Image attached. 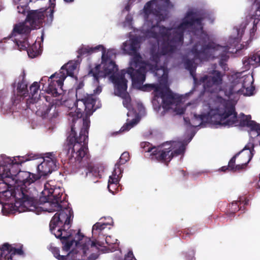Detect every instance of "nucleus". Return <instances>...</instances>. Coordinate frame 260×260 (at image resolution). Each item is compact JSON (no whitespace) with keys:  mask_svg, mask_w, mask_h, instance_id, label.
<instances>
[{"mask_svg":"<svg viewBox=\"0 0 260 260\" xmlns=\"http://www.w3.org/2000/svg\"><path fill=\"white\" fill-rule=\"evenodd\" d=\"M242 117L240 119L239 125L241 126H246L250 128V133L255 132L256 136H260V124L255 121L252 120L250 115H245L242 114Z\"/></svg>","mask_w":260,"mask_h":260,"instance_id":"22","label":"nucleus"},{"mask_svg":"<svg viewBox=\"0 0 260 260\" xmlns=\"http://www.w3.org/2000/svg\"><path fill=\"white\" fill-rule=\"evenodd\" d=\"M244 203V205L248 204V201H242L241 199L239 201L233 202L229 206V210L231 214H234L237 211L241 209V206L240 207L241 202Z\"/></svg>","mask_w":260,"mask_h":260,"instance_id":"34","label":"nucleus"},{"mask_svg":"<svg viewBox=\"0 0 260 260\" xmlns=\"http://www.w3.org/2000/svg\"><path fill=\"white\" fill-rule=\"evenodd\" d=\"M107 225V223H101V222H96L92 226V232L94 231L99 230L102 231L103 230L106 226Z\"/></svg>","mask_w":260,"mask_h":260,"instance_id":"44","label":"nucleus"},{"mask_svg":"<svg viewBox=\"0 0 260 260\" xmlns=\"http://www.w3.org/2000/svg\"><path fill=\"white\" fill-rule=\"evenodd\" d=\"M220 170L225 172L226 171H230V168L229 167L228 165L227 166H223L220 169Z\"/></svg>","mask_w":260,"mask_h":260,"instance_id":"55","label":"nucleus"},{"mask_svg":"<svg viewBox=\"0 0 260 260\" xmlns=\"http://www.w3.org/2000/svg\"><path fill=\"white\" fill-rule=\"evenodd\" d=\"M154 3V1L148 2L143 9L146 20V24L150 27L146 31V36L161 42L158 51L156 52L151 51L150 58L155 63V75L167 81V69L165 66L158 65L160 57L175 52L178 47L182 45L184 32L187 28L196 24L199 27V31L203 33L202 21L206 18V16L205 13L189 11L183 21L176 28L173 29L172 28L159 25L160 20L158 17H159L161 14L159 10L153 8Z\"/></svg>","mask_w":260,"mask_h":260,"instance_id":"1","label":"nucleus"},{"mask_svg":"<svg viewBox=\"0 0 260 260\" xmlns=\"http://www.w3.org/2000/svg\"><path fill=\"white\" fill-rule=\"evenodd\" d=\"M47 79H48V81H50V82H49V84H50V83H51V81H52V80H57V79H56V77H54V78H53L52 79V80H51V78H50V77L49 78H48V77H43V78L41 79V81H40V83L41 84H43V82L44 81H46ZM49 85H48V86H49Z\"/></svg>","mask_w":260,"mask_h":260,"instance_id":"52","label":"nucleus"},{"mask_svg":"<svg viewBox=\"0 0 260 260\" xmlns=\"http://www.w3.org/2000/svg\"><path fill=\"white\" fill-rule=\"evenodd\" d=\"M134 55L126 72L131 78L133 86L141 89L145 81L147 69L141 55L137 53Z\"/></svg>","mask_w":260,"mask_h":260,"instance_id":"8","label":"nucleus"},{"mask_svg":"<svg viewBox=\"0 0 260 260\" xmlns=\"http://www.w3.org/2000/svg\"><path fill=\"white\" fill-rule=\"evenodd\" d=\"M141 148L143 149V151L150 152H151L152 155V151L154 150L155 147H151V145L148 142H143L140 144Z\"/></svg>","mask_w":260,"mask_h":260,"instance_id":"40","label":"nucleus"},{"mask_svg":"<svg viewBox=\"0 0 260 260\" xmlns=\"http://www.w3.org/2000/svg\"><path fill=\"white\" fill-rule=\"evenodd\" d=\"M200 81L203 83L205 91L216 93L218 91V87L222 83V76L220 72L215 70L213 76L205 75L200 79Z\"/></svg>","mask_w":260,"mask_h":260,"instance_id":"16","label":"nucleus"},{"mask_svg":"<svg viewBox=\"0 0 260 260\" xmlns=\"http://www.w3.org/2000/svg\"><path fill=\"white\" fill-rule=\"evenodd\" d=\"M18 158L19 160L14 162L10 157L1 155L0 176L3 181L5 177L16 180L18 184L14 186L11 196L24 211H34L38 206L39 192L32 183L40 179V176L29 172L18 171V167L26 161L35 159V156L28 155L25 157L19 156Z\"/></svg>","mask_w":260,"mask_h":260,"instance_id":"2","label":"nucleus"},{"mask_svg":"<svg viewBox=\"0 0 260 260\" xmlns=\"http://www.w3.org/2000/svg\"><path fill=\"white\" fill-rule=\"evenodd\" d=\"M58 254H59V250H57V251L56 253L55 254V257H56V256L58 255Z\"/></svg>","mask_w":260,"mask_h":260,"instance_id":"62","label":"nucleus"},{"mask_svg":"<svg viewBox=\"0 0 260 260\" xmlns=\"http://www.w3.org/2000/svg\"><path fill=\"white\" fill-rule=\"evenodd\" d=\"M43 161L38 165V175L40 179L42 176H46L55 171L57 168V160L53 153H48L45 154Z\"/></svg>","mask_w":260,"mask_h":260,"instance_id":"17","label":"nucleus"},{"mask_svg":"<svg viewBox=\"0 0 260 260\" xmlns=\"http://www.w3.org/2000/svg\"><path fill=\"white\" fill-rule=\"evenodd\" d=\"M56 0H49V7L45 9H47V13L46 21L47 22H51L53 19L54 9L55 7Z\"/></svg>","mask_w":260,"mask_h":260,"instance_id":"35","label":"nucleus"},{"mask_svg":"<svg viewBox=\"0 0 260 260\" xmlns=\"http://www.w3.org/2000/svg\"><path fill=\"white\" fill-rule=\"evenodd\" d=\"M194 117L195 119L210 120L215 124L224 126H232L238 122L237 113L233 106L211 110L207 114H194Z\"/></svg>","mask_w":260,"mask_h":260,"instance_id":"5","label":"nucleus"},{"mask_svg":"<svg viewBox=\"0 0 260 260\" xmlns=\"http://www.w3.org/2000/svg\"><path fill=\"white\" fill-rule=\"evenodd\" d=\"M240 41L239 37H235L230 38L228 43L231 46L237 47Z\"/></svg>","mask_w":260,"mask_h":260,"instance_id":"45","label":"nucleus"},{"mask_svg":"<svg viewBox=\"0 0 260 260\" xmlns=\"http://www.w3.org/2000/svg\"><path fill=\"white\" fill-rule=\"evenodd\" d=\"M103 45H99L94 47H90L88 46H82L78 51V54L81 56L89 55L93 53L98 52L100 50V48H102Z\"/></svg>","mask_w":260,"mask_h":260,"instance_id":"30","label":"nucleus"},{"mask_svg":"<svg viewBox=\"0 0 260 260\" xmlns=\"http://www.w3.org/2000/svg\"><path fill=\"white\" fill-rule=\"evenodd\" d=\"M76 66L71 63H68L63 65L59 73H55L50 76L52 80L53 78L56 77L57 80H52L47 88L48 93L54 96L58 95L57 88H61L63 81L67 76H72L73 71L76 69Z\"/></svg>","mask_w":260,"mask_h":260,"instance_id":"11","label":"nucleus"},{"mask_svg":"<svg viewBox=\"0 0 260 260\" xmlns=\"http://www.w3.org/2000/svg\"><path fill=\"white\" fill-rule=\"evenodd\" d=\"M103 71H101V65L97 64L95 67L91 68L88 74L89 77H92L93 79L96 83H99L100 78L105 77L110 75H115L118 70V66L113 60H108L107 61H102Z\"/></svg>","mask_w":260,"mask_h":260,"instance_id":"15","label":"nucleus"},{"mask_svg":"<svg viewBox=\"0 0 260 260\" xmlns=\"http://www.w3.org/2000/svg\"><path fill=\"white\" fill-rule=\"evenodd\" d=\"M39 88L40 85L37 82H34L29 87L28 96H29L30 99H28L27 102L28 108H32L31 107V104L33 105L34 103L38 104V102L37 101L39 100V98H37L38 92Z\"/></svg>","mask_w":260,"mask_h":260,"instance_id":"25","label":"nucleus"},{"mask_svg":"<svg viewBox=\"0 0 260 260\" xmlns=\"http://www.w3.org/2000/svg\"><path fill=\"white\" fill-rule=\"evenodd\" d=\"M245 151H247L246 154L248 158L247 161L240 165H236V166L234 167L235 169L233 172H240L246 169L248 164L253 156V152L254 151L253 145L251 144L246 145L243 150H242V152Z\"/></svg>","mask_w":260,"mask_h":260,"instance_id":"24","label":"nucleus"},{"mask_svg":"<svg viewBox=\"0 0 260 260\" xmlns=\"http://www.w3.org/2000/svg\"><path fill=\"white\" fill-rule=\"evenodd\" d=\"M62 229H58L56 232L53 233L56 238L59 239L63 245V248L66 250L70 249L72 246L75 243V239H72V234L67 231H62Z\"/></svg>","mask_w":260,"mask_h":260,"instance_id":"21","label":"nucleus"},{"mask_svg":"<svg viewBox=\"0 0 260 260\" xmlns=\"http://www.w3.org/2000/svg\"><path fill=\"white\" fill-rule=\"evenodd\" d=\"M244 91L243 92H236L235 94H243L244 95L250 96L253 94V91L255 89L253 85L246 86L243 87L242 88Z\"/></svg>","mask_w":260,"mask_h":260,"instance_id":"37","label":"nucleus"},{"mask_svg":"<svg viewBox=\"0 0 260 260\" xmlns=\"http://www.w3.org/2000/svg\"><path fill=\"white\" fill-rule=\"evenodd\" d=\"M47 15H48L47 9L44 8L30 10L27 13L25 21L29 24L33 29H37L43 24L45 18H47Z\"/></svg>","mask_w":260,"mask_h":260,"instance_id":"18","label":"nucleus"},{"mask_svg":"<svg viewBox=\"0 0 260 260\" xmlns=\"http://www.w3.org/2000/svg\"><path fill=\"white\" fill-rule=\"evenodd\" d=\"M118 95L123 99L122 104L124 107L127 109H130L132 107V100L129 94L127 92H125L122 94H118Z\"/></svg>","mask_w":260,"mask_h":260,"instance_id":"36","label":"nucleus"},{"mask_svg":"<svg viewBox=\"0 0 260 260\" xmlns=\"http://www.w3.org/2000/svg\"><path fill=\"white\" fill-rule=\"evenodd\" d=\"M139 41L137 38L131 39L129 42H125L123 43L122 49L128 54L133 55L137 53V48L139 47Z\"/></svg>","mask_w":260,"mask_h":260,"instance_id":"26","label":"nucleus"},{"mask_svg":"<svg viewBox=\"0 0 260 260\" xmlns=\"http://www.w3.org/2000/svg\"><path fill=\"white\" fill-rule=\"evenodd\" d=\"M257 9H258L259 10H260V2L257 3Z\"/></svg>","mask_w":260,"mask_h":260,"instance_id":"64","label":"nucleus"},{"mask_svg":"<svg viewBox=\"0 0 260 260\" xmlns=\"http://www.w3.org/2000/svg\"><path fill=\"white\" fill-rule=\"evenodd\" d=\"M81 102L84 106L85 116L83 117L82 111L76 107L75 112L69 113L72 124L71 132L68 137L69 143L72 145V157L82 167H88L90 165V155L88 149V131L90 121L89 116L96 110L94 105L96 98L93 94H86Z\"/></svg>","mask_w":260,"mask_h":260,"instance_id":"3","label":"nucleus"},{"mask_svg":"<svg viewBox=\"0 0 260 260\" xmlns=\"http://www.w3.org/2000/svg\"><path fill=\"white\" fill-rule=\"evenodd\" d=\"M257 22H255V20L253 22V25L252 28L250 29V38L254 36L255 32L256 31L257 26H256Z\"/></svg>","mask_w":260,"mask_h":260,"instance_id":"50","label":"nucleus"},{"mask_svg":"<svg viewBox=\"0 0 260 260\" xmlns=\"http://www.w3.org/2000/svg\"><path fill=\"white\" fill-rule=\"evenodd\" d=\"M27 22H20L14 25L10 37H14V41L19 50H24L28 46V37L31 29L30 26L26 25Z\"/></svg>","mask_w":260,"mask_h":260,"instance_id":"13","label":"nucleus"},{"mask_svg":"<svg viewBox=\"0 0 260 260\" xmlns=\"http://www.w3.org/2000/svg\"><path fill=\"white\" fill-rule=\"evenodd\" d=\"M58 254H59V250H57V251L56 253L55 254V257H56V256L58 255Z\"/></svg>","mask_w":260,"mask_h":260,"instance_id":"63","label":"nucleus"},{"mask_svg":"<svg viewBox=\"0 0 260 260\" xmlns=\"http://www.w3.org/2000/svg\"><path fill=\"white\" fill-rule=\"evenodd\" d=\"M63 192V189L61 187L52 185L49 183L44 185L40 199L42 202L49 203L51 207L48 210L49 212H54L61 208V196Z\"/></svg>","mask_w":260,"mask_h":260,"instance_id":"9","label":"nucleus"},{"mask_svg":"<svg viewBox=\"0 0 260 260\" xmlns=\"http://www.w3.org/2000/svg\"><path fill=\"white\" fill-rule=\"evenodd\" d=\"M129 159V154L128 152H124L121 155L119 161L116 162L115 165V168L114 170H119V174H122L123 172V170L120 168V166L125 164L127 161Z\"/></svg>","mask_w":260,"mask_h":260,"instance_id":"31","label":"nucleus"},{"mask_svg":"<svg viewBox=\"0 0 260 260\" xmlns=\"http://www.w3.org/2000/svg\"><path fill=\"white\" fill-rule=\"evenodd\" d=\"M137 123L136 119H133L131 122L126 123L120 129L122 132L128 131Z\"/></svg>","mask_w":260,"mask_h":260,"instance_id":"43","label":"nucleus"},{"mask_svg":"<svg viewBox=\"0 0 260 260\" xmlns=\"http://www.w3.org/2000/svg\"><path fill=\"white\" fill-rule=\"evenodd\" d=\"M253 18L254 19V20H260V10L258 9H256L255 11V14L253 15Z\"/></svg>","mask_w":260,"mask_h":260,"instance_id":"51","label":"nucleus"},{"mask_svg":"<svg viewBox=\"0 0 260 260\" xmlns=\"http://www.w3.org/2000/svg\"><path fill=\"white\" fill-rule=\"evenodd\" d=\"M125 10L126 11H129L130 10V6L129 5H127L125 7Z\"/></svg>","mask_w":260,"mask_h":260,"instance_id":"59","label":"nucleus"},{"mask_svg":"<svg viewBox=\"0 0 260 260\" xmlns=\"http://www.w3.org/2000/svg\"><path fill=\"white\" fill-rule=\"evenodd\" d=\"M191 49H192V48ZM191 51V50H190V53H191V54L193 56H194L192 54ZM197 59L195 58L194 56H193V59H186L184 61V63L185 68L189 71V72L191 75H193V74L195 72L196 70L197 66H196V64L195 63L194 60H197ZM198 59L199 60H200L199 59Z\"/></svg>","mask_w":260,"mask_h":260,"instance_id":"32","label":"nucleus"},{"mask_svg":"<svg viewBox=\"0 0 260 260\" xmlns=\"http://www.w3.org/2000/svg\"><path fill=\"white\" fill-rule=\"evenodd\" d=\"M194 233V232H191V230L189 229H185L183 232V235L181 237L182 239L186 240L188 238H190V236L192 235Z\"/></svg>","mask_w":260,"mask_h":260,"instance_id":"46","label":"nucleus"},{"mask_svg":"<svg viewBox=\"0 0 260 260\" xmlns=\"http://www.w3.org/2000/svg\"><path fill=\"white\" fill-rule=\"evenodd\" d=\"M28 95V90L27 89V84L26 81L24 79V77L23 76L22 80L19 82L17 87V99L15 101H20L22 96H27Z\"/></svg>","mask_w":260,"mask_h":260,"instance_id":"27","label":"nucleus"},{"mask_svg":"<svg viewBox=\"0 0 260 260\" xmlns=\"http://www.w3.org/2000/svg\"><path fill=\"white\" fill-rule=\"evenodd\" d=\"M84 86V82L83 81L80 82L77 85V87L76 88V90H80L81 89H83V87Z\"/></svg>","mask_w":260,"mask_h":260,"instance_id":"53","label":"nucleus"},{"mask_svg":"<svg viewBox=\"0 0 260 260\" xmlns=\"http://www.w3.org/2000/svg\"><path fill=\"white\" fill-rule=\"evenodd\" d=\"M184 120L185 124L190 126L192 127H197L198 126H200L203 123V121H200L199 119H195V117H194L193 119H192V122L193 124L196 125H192L190 123V119L189 117H184Z\"/></svg>","mask_w":260,"mask_h":260,"instance_id":"39","label":"nucleus"},{"mask_svg":"<svg viewBox=\"0 0 260 260\" xmlns=\"http://www.w3.org/2000/svg\"><path fill=\"white\" fill-rule=\"evenodd\" d=\"M126 70H122L120 73H116L115 75H112L110 77V79L115 85V87L118 92V94H122L125 92L127 88V80L125 78L126 74Z\"/></svg>","mask_w":260,"mask_h":260,"instance_id":"19","label":"nucleus"},{"mask_svg":"<svg viewBox=\"0 0 260 260\" xmlns=\"http://www.w3.org/2000/svg\"><path fill=\"white\" fill-rule=\"evenodd\" d=\"M163 1L167 6L171 5V2L170 0H161Z\"/></svg>","mask_w":260,"mask_h":260,"instance_id":"58","label":"nucleus"},{"mask_svg":"<svg viewBox=\"0 0 260 260\" xmlns=\"http://www.w3.org/2000/svg\"><path fill=\"white\" fill-rule=\"evenodd\" d=\"M86 94H85L83 89L80 90H77L76 93V103L75 104L76 107L78 106V103L81 102L86 96Z\"/></svg>","mask_w":260,"mask_h":260,"instance_id":"41","label":"nucleus"},{"mask_svg":"<svg viewBox=\"0 0 260 260\" xmlns=\"http://www.w3.org/2000/svg\"><path fill=\"white\" fill-rule=\"evenodd\" d=\"M243 63L246 69H249L250 65L254 66L257 63L260 65V51L254 54L251 57H244Z\"/></svg>","mask_w":260,"mask_h":260,"instance_id":"28","label":"nucleus"},{"mask_svg":"<svg viewBox=\"0 0 260 260\" xmlns=\"http://www.w3.org/2000/svg\"><path fill=\"white\" fill-rule=\"evenodd\" d=\"M2 177H1V176H0V193H5L11 187V185L8 183L6 180V178H4V181H2Z\"/></svg>","mask_w":260,"mask_h":260,"instance_id":"38","label":"nucleus"},{"mask_svg":"<svg viewBox=\"0 0 260 260\" xmlns=\"http://www.w3.org/2000/svg\"><path fill=\"white\" fill-rule=\"evenodd\" d=\"M47 93L48 91H47ZM50 95H39V100L37 101L38 102V104L34 103L37 110L36 112V114L42 117L43 118H46L48 113L50 112L51 109L55 106V108L57 105L61 104V101L59 99H57V96H59L60 94L58 92V95L54 96L51 94Z\"/></svg>","mask_w":260,"mask_h":260,"instance_id":"14","label":"nucleus"},{"mask_svg":"<svg viewBox=\"0 0 260 260\" xmlns=\"http://www.w3.org/2000/svg\"><path fill=\"white\" fill-rule=\"evenodd\" d=\"M87 244H86V243H85V244H83V247H82V248H83V249L84 250V251H85L86 249L87 248H86V247H87Z\"/></svg>","mask_w":260,"mask_h":260,"instance_id":"60","label":"nucleus"},{"mask_svg":"<svg viewBox=\"0 0 260 260\" xmlns=\"http://www.w3.org/2000/svg\"><path fill=\"white\" fill-rule=\"evenodd\" d=\"M185 149V146L183 144L176 142H167L154 147L152 155L157 160L164 162L168 166L174 156L183 154Z\"/></svg>","mask_w":260,"mask_h":260,"instance_id":"6","label":"nucleus"},{"mask_svg":"<svg viewBox=\"0 0 260 260\" xmlns=\"http://www.w3.org/2000/svg\"><path fill=\"white\" fill-rule=\"evenodd\" d=\"M88 244L90 245L91 247H93L95 246V242L94 241H91L90 239H88Z\"/></svg>","mask_w":260,"mask_h":260,"instance_id":"56","label":"nucleus"},{"mask_svg":"<svg viewBox=\"0 0 260 260\" xmlns=\"http://www.w3.org/2000/svg\"><path fill=\"white\" fill-rule=\"evenodd\" d=\"M101 50L102 51V61H107L108 60H112V57L115 56V53L114 49H109L106 52V49L103 46L102 48H100V50Z\"/></svg>","mask_w":260,"mask_h":260,"instance_id":"33","label":"nucleus"},{"mask_svg":"<svg viewBox=\"0 0 260 260\" xmlns=\"http://www.w3.org/2000/svg\"><path fill=\"white\" fill-rule=\"evenodd\" d=\"M207 35L204 34L192 46L191 52L194 58L200 61L208 59V54L210 52L214 54V57H220L219 64L221 65L223 61L229 58L227 53L230 47L228 46H222L217 45L212 41H209Z\"/></svg>","mask_w":260,"mask_h":260,"instance_id":"4","label":"nucleus"},{"mask_svg":"<svg viewBox=\"0 0 260 260\" xmlns=\"http://www.w3.org/2000/svg\"><path fill=\"white\" fill-rule=\"evenodd\" d=\"M184 109L183 108L179 109L177 113L179 114H182L184 112Z\"/></svg>","mask_w":260,"mask_h":260,"instance_id":"57","label":"nucleus"},{"mask_svg":"<svg viewBox=\"0 0 260 260\" xmlns=\"http://www.w3.org/2000/svg\"><path fill=\"white\" fill-rule=\"evenodd\" d=\"M119 170H114L112 175L109 176L108 188L109 191L113 194H114L117 191L118 185L122 177V174H119Z\"/></svg>","mask_w":260,"mask_h":260,"instance_id":"23","label":"nucleus"},{"mask_svg":"<svg viewBox=\"0 0 260 260\" xmlns=\"http://www.w3.org/2000/svg\"><path fill=\"white\" fill-rule=\"evenodd\" d=\"M24 252L21 248H16L8 243H5L0 248V260H12L13 255H23Z\"/></svg>","mask_w":260,"mask_h":260,"instance_id":"20","label":"nucleus"},{"mask_svg":"<svg viewBox=\"0 0 260 260\" xmlns=\"http://www.w3.org/2000/svg\"><path fill=\"white\" fill-rule=\"evenodd\" d=\"M124 260H137L135 257L132 251H129L125 255Z\"/></svg>","mask_w":260,"mask_h":260,"instance_id":"48","label":"nucleus"},{"mask_svg":"<svg viewBox=\"0 0 260 260\" xmlns=\"http://www.w3.org/2000/svg\"><path fill=\"white\" fill-rule=\"evenodd\" d=\"M242 150L238 153H236L229 161L228 164V166L230 168V171L233 172L235 166H236V159L237 157L241 153H242Z\"/></svg>","mask_w":260,"mask_h":260,"instance_id":"42","label":"nucleus"},{"mask_svg":"<svg viewBox=\"0 0 260 260\" xmlns=\"http://www.w3.org/2000/svg\"><path fill=\"white\" fill-rule=\"evenodd\" d=\"M230 84L226 86L224 90L225 95L228 98L235 94L236 92H243V87L252 85L253 82L252 76L249 75L242 76V73L233 75Z\"/></svg>","mask_w":260,"mask_h":260,"instance_id":"12","label":"nucleus"},{"mask_svg":"<svg viewBox=\"0 0 260 260\" xmlns=\"http://www.w3.org/2000/svg\"><path fill=\"white\" fill-rule=\"evenodd\" d=\"M57 211V212L53 216L49 224L50 230L52 234L56 232L55 228L57 226H60L59 229H64L62 230L63 232L69 230L74 217L73 211L69 207L64 208L63 209L61 207Z\"/></svg>","mask_w":260,"mask_h":260,"instance_id":"10","label":"nucleus"},{"mask_svg":"<svg viewBox=\"0 0 260 260\" xmlns=\"http://www.w3.org/2000/svg\"><path fill=\"white\" fill-rule=\"evenodd\" d=\"M84 237V235L80 232V230H79L76 234L75 239L76 245H77L79 244V242L81 241Z\"/></svg>","mask_w":260,"mask_h":260,"instance_id":"47","label":"nucleus"},{"mask_svg":"<svg viewBox=\"0 0 260 260\" xmlns=\"http://www.w3.org/2000/svg\"><path fill=\"white\" fill-rule=\"evenodd\" d=\"M26 9V6H18L17 7L18 12L20 14H25Z\"/></svg>","mask_w":260,"mask_h":260,"instance_id":"49","label":"nucleus"},{"mask_svg":"<svg viewBox=\"0 0 260 260\" xmlns=\"http://www.w3.org/2000/svg\"><path fill=\"white\" fill-rule=\"evenodd\" d=\"M10 205H6L5 206L3 207V210H6L7 209V207L9 208Z\"/></svg>","mask_w":260,"mask_h":260,"instance_id":"61","label":"nucleus"},{"mask_svg":"<svg viewBox=\"0 0 260 260\" xmlns=\"http://www.w3.org/2000/svg\"><path fill=\"white\" fill-rule=\"evenodd\" d=\"M141 90L144 91L153 90L154 98H160L162 108L166 110L170 109L171 105L177 104L181 101L178 95L174 93L168 87L164 89L158 84H146L141 87Z\"/></svg>","mask_w":260,"mask_h":260,"instance_id":"7","label":"nucleus"},{"mask_svg":"<svg viewBox=\"0 0 260 260\" xmlns=\"http://www.w3.org/2000/svg\"><path fill=\"white\" fill-rule=\"evenodd\" d=\"M56 258L58 260H67L68 258L67 256L60 255V254H58L56 256Z\"/></svg>","mask_w":260,"mask_h":260,"instance_id":"54","label":"nucleus"},{"mask_svg":"<svg viewBox=\"0 0 260 260\" xmlns=\"http://www.w3.org/2000/svg\"><path fill=\"white\" fill-rule=\"evenodd\" d=\"M40 45L39 43L37 44L36 42L32 45H30L28 43V46L25 49V50H27L28 56L33 58L41 54V50L40 49ZM24 50H25V49Z\"/></svg>","mask_w":260,"mask_h":260,"instance_id":"29","label":"nucleus"}]
</instances>
